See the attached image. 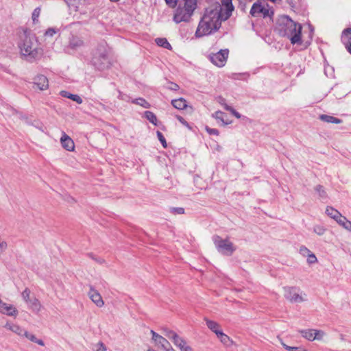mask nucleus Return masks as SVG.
I'll list each match as a JSON object with an SVG mask.
<instances>
[{
  "label": "nucleus",
  "mask_w": 351,
  "mask_h": 351,
  "mask_svg": "<svg viewBox=\"0 0 351 351\" xmlns=\"http://www.w3.org/2000/svg\"><path fill=\"white\" fill-rule=\"evenodd\" d=\"M222 6L216 2L206 8L195 32L197 37L209 35L217 31L221 22L226 21Z\"/></svg>",
  "instance_id": "obj_1"
},
{
  "label": "nucleus",
  "mask_w": 351,
  "mask_h": 351,
  "mask_svg": "<svg viewBox=\"0 0 351 351\" xmlns=\"http://www.w3.org/2000/svg\"><path fill=\"white\" fill-rule=\"evenodd\" d=\"M278 29L282 36H287L292 44L301 43L302 26L288 16H282L278 21Z\"/></svg>",
  "instance_id": "obj_2"
},
{
  "label": "nucleus",
  "mask_w": 351,
  "mask_h": 351,
  "mask_svg": "<svg viewBox=\"0 0 351 351\" xmlns=\"http://www.w3.org/2000/svg\"><path fill=\"white\" fill-rule=\"evenodd\" d=\"M21 53L27 58L29 60H35L41 55V50L37 47V43L34 36L24 34L19 44Z\"/></svg>",
  "instance_id": "obj_3"
},
{
  "label": "nucleus",
  "mask_w": 351,
  "mask_h": 351,
  "mask_svg": "<svg viewBox=\"0 0 351 351\" xmlns=\"http://www.w3.org/2000/svg\"><path fill=\"white\" fill-rule=\"evenodd\" d=\"M196 8L197 0H184V3H180L176 9L173 21L176 23L189 21Z\"/></svg>",
  "instance_id": "obj_4"
},
{
  "label": "nucleus",
  "mask_w": 351,
  "mask_h": 351,
  "mask_svg": "<svg viewBox=\"0 0 351 351\" xmlns=\"http://www.w3.org/2000/svg\"><path fill=\"white\" fill-rule=\"evenodd\" d=\"M213 241L217 251L223 255L230 256L236 250L231 241L228 239H223L218 235H215Z\"/></svg>",
  "instance_id": "obj_5"
},
{
  "label": "nucleus",
  "mask_w": 351,
  "mask_h": 351,
  "mask_svg": "<svg viewBox=\"0 0 351 351\" xmlns=\"http://www.w3.org/2000/svg\"><path fill=\"white\" fill-rule=\"evenodd\" d=\"M93 65L99 70L108 68L110 64L108 56L104 47L98 48L92 58Z\"/></svg>",
  "instance_id": "obj_6"
},
{
  "label": "nucleus",
  "mask_w": 351,
  "mask_h": 351,
  "mask_svg": "<svg viewBox=\"0 0 351 351\" xmlns=\"http://www.w3.org/2000/svg\"><path fill=\"white\" fill-rule=\"evenodd\" d=\"M274 14L267 4L262 5L261 3H254L250 10V14L254 17L263 16V17H271Z\"/></svg>",
  "instance_id": "obj_7"
},
{
  "label": "nucleus",
  "mask_w": 351,
  "mask_h": 351,
  "mask_svg": "<svg viewBox=\"0 0 351 351\" xmlns=\"http://www.w3.org/2000/svg\"><path fill=\"white\" fill-rule=\"evenodd\" d=\"M284 291L285 298L292 303H300L306 300L296 287H285Z\"/></svg>",
  "instance_id": "obj_8"
},
{
  "label": "nucleus",
  "mask_w": 351,
  "mask_h": 351,
  "mask_svg": "<svg viewBox=\"0 0 351 351\" xmlns=\"http://www.w3.org/2000/svg\"><path fill=\"white\" fill-rule=\"evenodd\" d=\"M228 55V49H221L217 53L210 54L209 60L215 66L222 67L226 64Z\"/></svg>",
  "instance_id": "obj_9"
},
{
  "label": "nucleus",
  "mask_w": 351,
  "mask_h": 351,
  "mask_svg": "<svg viewBox=\"0 0 351 351\" xmlns=\"http://www.w3.org/2000/svg\"><path fill=\"white\" fill-rule=\"evenodd\" d=\"M150 332L152 335V339L154 341V343L156 345L160 346L161 348L163 349L165 351H176L172 348L170 343L165 337L158 335L153 330H152Z\"/></svg>",
  "instance_id": "obj_10"
},
{
  "label": "nucleus",
  "mask_w": 351,
  "mask_h": 351,
  "mask_svg": "<svg viewBox=\"0 0 351 351\" xmlns=\"http://www.w3.org/2000/svg\"><path fill=\"white\" fill-rule=\"evenodd\" d=\"M88 295L97 306L102 307L104 305V302L101 295L93 286H90V290L88 293Z\"/></svg>",
  "instance_id": "obj_11"
},
{
  "label": "nucleus",
  "mask_w": 351,
  "mask_h": 351,
  "mask_svg": "<svg viewBox=\"0 0 351 351\" xmlns=\"http://www.w3.org/2000/svg\"><path fill=\"white\" fill-rule=\"evenodd\" d=\"M34 86L40 90H47L49 88V81L46 76L38 75L34 80Z\"/></svg>",
  "instance_id": "obj_12"
},
{
  "label": "nucleus",
  "mask_w": 351,
  "mask_h": 351,
  "mask_svg": "<svg viewBox=\"0 0 351 351\" xmlns=\"http://www.w3.org/2000/svg\"><path fill=\"white\" fill-rule=\"evenodd\" d=\"M0 313L9 315L16 317L18 314L16 308L12 304H8L3 302L0 299Z\"/></svg>",
  "instance_id": "obj_13"
},
{
  "label": "nucleus",
  "mask_w": 351,
  "mask_h": 351,
  "mask_svg": "<svg viewBox=\"0 0 351 351\" xmlns=\"http://www.w3.org/2000/svg\"><path fill=\"white\" fill-rule=\"evenodd\" d=\"M341 41L351 53V28L345 29L341 34Z\"/></svg>",
  "instance_id": "obj_14"
},
{
  "label": "nucleus",
  "mask_w": 351,
  "mask_h": 351,
  "mask_svg": "<svg viewBox=\"0 0 351 351\" xmlns=\"http://www.w3.org/2000/svg\"><path fill=\"white\" fill-rule=\"evenodd\" d=\"M60 143L62 146L67 151H73L75 147L73 141L64 132L60 138Z\"/></svg>",
  "instance_id": "obj_15"
},
{
  "label": "nucleus",
  "mask_w": 351,
  "mask_h": 351,
  "mask_svg": "<svg viewBox=\"0 0 351 351\" xmlns=\"http://www.w3.org/2000/svg\"><path fill=\"white\" fill-rule=\"evenodd\" d=\"M173 343L180 351H194V350L187 344L186 340L180 336H178Z\"/></svg>",
  "instance_id": "obj_16"
},
{
  "label": "nucleus",
  "mask_w": 351,
  "mask_h": 351,
  "mask_svg": "<svg viewBox=\"0 0 351 351\" xmlns=\"http://www.w3.org/2000/svg\"><path fill=\"white\" fill-rule=\"evenodd\" d=\"M221 3L222 4L220 5L222 6V9L225 10L224 12H223L224 19H228L232 14V12L234 10L232 0H221Z\"/></svg>",
  "instance_id": "obj_17"
},
{
  "label": "nucleus",
  "mask_w": 351,
  "mask_h": 351,
  "mask_svg": "<svg viewBox=\"0 0 351 351\" xmlns=\"http://www.w3.org/2000/svg\"><path fill=\"white\" fill-rule=\"evenodd\" d=\"M27 304L28 308L35 313H38L41 311L42 304L36 297H32L31 300Z\"/></svg>",
  "instance_id": "obj_18"
},
{
  "label": "nucleus",
  "mask_w": 351,
  "mask_h": 351,
  "mask_svg": "<svg viewBox=\"0 0 351 351\" xmlns=\"http://www.w3.org/2000/svg\"><path fill=\"white\" fill-rule=\"evenodd\" d=\"M204 319L206 324L207 327L217 336L219 334L218 332H221L222 331L220 325L217 322L210 320L207 317H204Z\"/></svg>",
  "instance_id": "obj_19"
},
{
  "label": "nucleus",
  "mask_w": 351,
  "mask_h": 351,
  "mask_svg": "<svg viewBox=\"0 0 351 351\" xmlns=\"http://www.w3.org/2000/svg\"><path fill=\"white\" fill-rule=\"evenodd\" d=\"M326 214L330 216L331 218L336 220V221L338 223L339 219L340 218H343L341 215V214L336 209L333 208L332 207H327L326 210Z\"/></svg>",
  "instance_id": "obj_20"
},
{
  "label": "nucleus",
  "mask_w": 351,
  "mask_h": 351,
  "mask_svg": "<svg viewBox=\"0 0 351 351\" xmlns=\"http://www.w3.org/2000/svg\"><path fill=\"white\" fill-rule=\"evenodd\" d=\"M84 45V42L82 39L77 37H72L70 39L69 47L74 50H76Z\"/></svg>",
  "instance_id": "obj_21"
},
{
  "label": "nucleus",
  "mask_w": 351,
  "mask_h": 351,
  "mask_svg": "<svg viewBox=\"0 0 351 351\" xmlns=\"http://www.w3.org/2000/svg\"><path fill=\"white\" fill-rule=\"evenodd\" d=\"M60 94L62 97L71 99L79 104L82 103V99L78 95L71 94L66 90L60 91Z\"/></svg>",
  "instance_id": "obj_22"
},
{
  "label": "nucleus",
  "mask_w": 351,
  "mask_h": 351,
  "mask_svg": "<svg viewBox=\"0 0 351 351\" xmlns=\"http://www.w3.org/2000/svg\"><path fill=\"white\" fill-rule=\"evenodd\" d=\"M5 327L19 336H23L25 332V330L16 324H7Z\"/></svg>",
  "instance_id": "obj_23"
},
{
  "label": "nucleus",
  "mask_w": 351,
  "mask_h": 351,
  "mask_svg": "<svg viewBox=\"0 0 351 351\" xmlns=\"http://www.w3.org/2000/svg\"><path fill=\"white\" fill-rule=\"evenodd\" d=\"M171 104L173 106L178 110H183L186 108V101L183 98H179L176 99H173L171 101Z\"/></svg>",
  "instance_id": "obj_24"
},
{
  "label": "nucleus",
  "mask_w": 351,
  "mask_h": 351,
  "mask_svg": "<svg viewBox=\"0 0 351 351\" xmlns=\"http://www.w3.org/2000/svg\"><path fill=\"white\" fill-rule=\"evenodd\" d=\"M313 332L314 329H306L300 330V332L302 335V336L311 341L315 340L316 336L314 335Z\"/></svg>",
  "instance_id": "obj_25"
},
{
  "label": "nucleus",
  "mask_w": 351,
  "mask_h": 351,
  "mask_svg": "<svg viewBox=\"0 0 351 351\" xmlns=\"http://www.w3.org/2000/svg\"><path fill=\"white\" fill-rule=\"evenodd\" d=\"M319 119L326 123H341L342 121L339 119H337L335 117L326 115V114H322L319 117Z\"/></svg>",
  "instance_id": "obj_26"
},
{
  "label": "nucleus",
  "mask_w": 351,
  "mask_h": 351,
  "mask_svg": "<svg viewBox=\"0 0 351 351\" xmlns=\"http://www.w3.org/2000/svg\"><path fill=\"white\" fill-rule=\"evenodd\" d=\"M23 336L28 339L29 341L34 342L41 346H45V343L42 339L36 338L34 334L29 333L27 330H25Z\"/></svg>",
  "instance_id": "obj_27"
},
{
  "label": "nucleus",
  "mask_w": 351,
  "mask_h": 351,
  "mask_svg": "<svg viewBox=\"0 0 351 351\" xmlns=\"http://www.w3.org/2000/svg\"><path fill=\"white\" fill-rule=\"evenodd\" d=\"M218 335L217 336L220 341L227 346H230V345L232 344V341L230 339V338L227 335H226L225 333H223L222 331L221 332H218Z\"/></svg>",
  "instance_id": "obj_28"
},
{
  "label": "nucleus",
  "mask_w": 351,
  "mask_h": 351,
  "mask_svg": "<svg viewBox=\"0 0 351 351\" xmlns=\"http://www.w3.org/2000/svg\"><path fill=\"white\" fill-rule=\"evenodd\" d=\"M225 113L221 111H217L213 114L212 117L216 119L218 121L221 122L223 125L229 124L230 122L226 121L224 119Z\"/></svg>",
  "instance_id": "obj_29"
},
{
  "label": "nucleus",
  "mask_w": 351,
  "mask_h": 351,
  "mask_svg": "<svg viewBox=\"0 0 351 351\" xmlns=\"http://www.w3.org/2000/svg\"><path fill=\"white\" fill-rule=\"evenodd\" d=\"M162 331L164 335L172 341H173L179 336L176 332L167 328H162Z\"/></svg>",
  "instance_id": "obj_30"
},
{
  "label": "nucleus",
  "mask_w": 351,
  "mask_h": 351,
  "mask_svg": "<svg viewBox=\"0 0 351 351\" xmlns=\"http://www.w3.org/2000/svg\"><path fill=\"white\" fill-rule=\"evenodd\" d=\"M156 44L162 47H164L165 49H171V46L168 42V40L165 38H158L155 40Z\"/></svg>",
  "instance_id": "obj_31"
},
{
  "label": "nucleus",
  "mask_w": 351,
  "mask_h": 351,
  "mask_svg": "<svg viewBox=\"0 0 351 351\" xmlns=\"http://www.w3.org/2000/svg\"><path fill=\"white\" fill-rule=\"evenodd\" d=\"M145 118L149 120L154 125H157V118L156 116L151 111H146L145 112Z\"/></svg>",
  "instance_id": "obj_32"
},
{
  "label": "nucleus",
  "mask_w": 351,
  "mask_h": 351,
  "mask_svg": "<svg viewBox=\"0 0 351 351\" xmlns=\"http://www.w3.org/2000/svg\"><path fill=\"white\" fill-rule=\"evenodd\" d=\"M132 103L139 105L145 108H149L150 104L143 98H138L132 101Z\"/></svg>",
  "instance_id": "obj_33"
},
{
  "label": "nucleus",
  "mask_w": 351,
  "mask_h": 351,
  "mask_svg": "<svg viewBox=\"0 0 351 351\" xmlns=\"http://www.w3.org/2000/svg\"><path fill=\"white\" fill-rule=\"evenodd\" d=\"M338 223L342 226L345 229L351 231V221H348L345 217L340 218L338 221Z\"/></svg>",
  "instance_id": "obj_34"
},
{
  "label": "nucleus",
  "mask_w": 351,
  "mask_h": 351,
  "mask_svg": "<svg viewBox=\"0 0 351 351\" xmlns=\"http://www.w3.org/2000/svg\"><path fill=\"white\" fill-rule=\"evenodd\" d=\"M31 291L28 288H26L21 293V296L23 300L27 303L29 300H31L32 298L30 297Z\"/></svg>",
  "instance_id": "obj_35"
},
{
  "label": "nucleus",
  "mask_w": 351,
  "mask_h": 351,
  "mask_svg": "<svg viewBox=\"0 0 351 351\" xmlns=\"http://www.w3.org/2000/svg\"><path fill=\"white\" fill-rule=\"evenodd\" d=\"M315 190L318 193L320 197L325 198L326 197V193L324 189L323 186L317 185L315 187Z\"/></svg>",
  "instance_id": "obj_36"
},
{
  "label": "nucleus",
  "mask_w": 351,
  "mask_h": 351,
  "mask_svg": "<svg viewBox=\"0 0 351 351\" xmlns=\"http://www.w3.org/2000/svg\"><path fill=\"white\" fill-rule=\"evenodd\" d=\"M93 351H106V347L102 342H98L94 346Z\"/></svg>",
  "instance_id": "obj_37"
},
{
  "label": "nucleus",
  "mask_w": 351,
  "mask_h": 351,
  "mask_svg": "<svg viewBox=\"0 0 351 351\" xmlns=\"http://www.w3.org/2000/svg\"><path fill=\"white\" fill-rule=\"evenodd\" d=\"M40 13V9L39 8H36V9H34V10L32 13V16L33 22L34 23H37L38 21V19L39 17Z\"/></svg>",
  "instance_id": "obj_38"
},
{
  "label": "nucleus",
  "mask_w": 351,
  "mask_h": 351,
  "mask_svg": "<svg viewBox=\"0 0 351 351\" xmlns=\"http://www.w3.org/2000/svg\"><path fill=\"white\" fill-rule=\"evenodd\" d=\"M156 134H157V137H158V140L162 145L163 147L166 148L167 146V144L165 138L164 137L163 134L160 131H157Z\"/></svg>",
  "instance_id": "obj_39"
},
{
  "label": "nucleus",
  "mask_w": 351,
  "mask_h": 351,
  "mask_svg": "<svg viewBox=\"0 0 351 351\" xmlns=\"http://www.w3.org/2000/svg\"><path fill=\"white\" fill-rule=\"evenodd\" d=\"M313 230L317 234L322 236L325 233L326 228L322 226H316L314 227Z\"/></svg>",
  "instance_id": "obj_40"
},
{
  "label": "nucleus",
  "mask_w": 351,
  "mask_h": 351,
  "mask_svg": "<svg viewBox=\"0 0 351 351\" xmlns=\"http://www.w3.org/2000/svg\"><path fill=\"white\" fill-rule=\"evenodd\" d=\"M317 262V258L316 256L311 252L308 256H307V263L308 264H313Z\"/></svg>",
  "instance_id": "obj_41"
},
{
  "label": "nucleus",
  "mask_w": 351,
  "mask_h": 351,
  "mask_svg": "<svg viewBox=\"0 0 351 351\" xmlns=\"http://www.w3.org/2000/svg\"><path fill=\"white\" fill-rule=\"evenodd\" d=\"M312 252H311L306 247L301 246L300 248V253L302 256L307 257L308 254H310Z\"/></svg>",
  "instance_id": "obj_42"
},
{
  "label": "nucleus",
  "mask_w": 351,
  "mask_h": 351,
  "mask_svg": "<svg viewBox=\"0 0 351 351\" xmlns=\"http://www.w3.org/2000/svg\"><path fill=\"white\" fill-rule=\"evenodd\" d=\"M281 344L282 346H283V348L287 350V351H306L305 350H299V348L298 347H295V346H287L286 345L285 343H284L283 342H281Z\"/></svg>",
  "instance_id": "obj_43"
},
{
  "label": "nucleus",
  "mask_w": 351,
  "mask_h": 351,
  "mask_svg": "<svg viewBox=\"0 0 351 351\" xmlns=\"http://www.w3.org/2000/svg\"><path fill=\"white\" fill-rule=\"evenodd\" d=\"M57 30L53 27H50L47 29L45 33V36L46 37H52L54 34H56Z\"/></svg>",
  "instance_id": "obj_44"
},
{
  "label": "nucleus",
  "mask_w": 351,
  "mask_h": 351,
  "mask_svg": "<svg viewBox=\"0 0 351 351\" xmlns=\"http://www.w3.org/2000/svg\"><path fill=\"white\" fill-rule=\"evenodd\" d=\"M313 333H314V335L316 336L315 339H317V340L322 339L323 337L325 335L324 331L319 330H315V329H314Z\"/></svg>",
  "instance_id": "obj_45"
},
{
  "label": "nucleus",
  "mask_w": 351,
  "mask_h": 351,
  "mask_svg": "<svg viewBox=\"0 0 351 351\" xmlns=\"http://www.w3.org/2000/svg\"><path fill=\"white\" fill-rule=\"evenodd\" d=\"M226 110L229 111L237 119L241 118V114L231 106H226Z\"/></svg>",
  "instance_id": "obj_46"
},
{
  "label": "nucleus",
  "mask_w": 351,
  "mask_h": 351,
  "mask_svg": "<svg viewBox=\"0 0 351 351\" xmlns=\"http://www.w3.org/2000/svg\"><path fill=\"white\" fill-rule=\"evenodd\" d=\"M206 130L209 134H211V135H217V136L219 134L218 130L215 129V128H210L208 126L206 127Z\"/></svg>",
  "instance_id": "obj_47"
},
{
  "label": "nucleus",
  "mask_w": 351,
  "mask_h": 351,
  "mask_svg": "<svg viewBox=\"0 0 351 351\" xmlns=\"http://www.w3.org/2000/svg\"><path fill=\"white\" fill-rule=\"evenodd\" d=\"M7 243L0 239V255L7 249Z\"/></svg>",
  "instance_id": "obj_48"
},
{
  "label": "nucleus",
  "mask_w": 351,
  "mask_h": 351,
  "mask_svg": "<svg viewBox=\"0 0 351 351\" xmlns=\"http://www.w3.org/2000/svg\"><path fill=\"white\" fill-rule=\"evenodd\" d=\"M118 98L121 100H123L125 101H130V97L125 94L121 93V92L119 93Z\"/></svg>",
  "instance_id": "obj_49"
},
{
  "label": "nucleus",
  "mask_w": 351,
  "mask_h": 351,
  "mask_svg": "<svg viewBox=\"0 0 351 351\" xmlns=\"http://www.w3.org/2000/svg\"><path fill=\"white\" fill-rule=\"evenodd\" d=\"M176 118L183 125H184L187 128H189V125L188 122L183 117L178 115L176 117Z\"/></svg>",
  "instance_id": "obj_50"
},
{
  "label": "nucleus",
  "mask_w": 351,
  "mask_h": 351,
  "mask_svg": "<svg viewBox=\"0 0 351 351\" xmlns=\"http://www.w3.org/2000/svg\"><path fill=\"white\" fill-rule=\"evenodd\" d=\"M167 4L171 8L176 7L178 3V0H165Z\"/></svg>",
  "instance_id": "obj_51"
},
{
  "label": "nucleus",
  "mask_w": 351,
  "mask_h": 351,
  "mask_svg": "<svg viewBox=\"0 0 351 351\" xmlns=\"http://www.w3.org/2000/svg\"><path fill=\"white\" fill-rule=\"evenodd\" d=\"M217 101L219 102V104H220L221 106H223L224 107V108L226 109V106H229L226 103V99L224 98H223L222 97H219L218 99H217Z\"/></svg>",
  "instance_id": "obj_52"
},
{
  "label": "nucleus",
  "mask_w": 351,
  "mask_h": 351,
  "mask_svg": "<svg viewBox=\"0 0 351 351\" xmlns=\"http://www.w3.org/2000/svg\"><path fill=\"white\" fill-rule=\"evenodd\" d=\"M173 210L176 214H183L184 213V209L183 208H173Z\"/></svg>",
  "instance_id": "obj_53"
},
{
  "label": "nucleus",
  "mask_w": 351,
  "mask_h": 351,
  "mask_svg": "<svg viewBox=\"0 0 351 351\" xmlns=\"http://www.w3.org/2000/svg\"><path fill=\"white\" fill-rule=\"evenodd\" d=\"M178 88H179V86H178V84H171V89H172V90H178Z\"/></svg>",
  "instance_id": "obj_54"
},
{
  "label": "nucleus",
  "mask_w": 351,
  "mask_h": 351,
  "mask_svg": "<svg viewBox=\"0 0 351 351\" xmlns=\"http://www.w3.org/2000/svg\"><path fill=\"white\" fill-rule=\"evenodd\" d=\"M95 260L100 263H102L104 262V261H102V260H97V259H95Z\"/></svg>",
  "instance_id": "obj_55"
},
{
  "label": "nucleus",
  "mask_w": 351,
  "mask_h": 351,
  "mask_svg": "<svg viewBox=\"0 0 351 351\" xmlns=\"http://www.w3.org/2000/svg\"><path fill=\"white\" fill-rule=\"evenodd\" d=\"M270 1H272V2H274V3H275V2H276V1H277V0H270Z\"/></svg>",
  "instance_id": "obj_56"
},
{
  "label": "nucleus",
  "mask_w": 351,
  "mask_h": 351,
  "mask_svg": "<svg viewBox=\"0 0 351 351\" xmlns=\"http://www.w3.org/2000/svg\"><path fill=\"white\" fill-rule=\"evenodd\" d=\"M148 351H155V350H148Z\"/></svg>",
  "instance_id": "obj_57"
},
{
  "label": "nucleus",
  "mask_w": 351,
  "mask_h": 351,
  "mask_svg": "<svg viewBox=\"0 0 351 351\" xmlns=\"http://www.w3.org/2000/svg\"><path fill=\"white\" fill-rule=\"evenodd\" d=\"M350 256H351V252H350Z\"/></svg>",
  "instance_id": "obj_58"
}]
</instances>
